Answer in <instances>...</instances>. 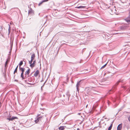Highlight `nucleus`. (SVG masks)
Wrapping results in <instances>:
<instances>
[{
    "label": "nucleus",
    "instance_id": "dca6fc26",
    "mask_svg": "<svg viewBox=\"0 0 130 130\" xmlns=\"http://www.w3.org/2000/svg\"><path fill=\"white\" fill-rule=\"evenodd\" d=\"M77 8H84V7L82 6L77 7Z\"/></svg>",
    "mask_w": 130,
    "mask_h": 130
},
{
    "label": "nucleus",
    "instance_id": "aec40b11",
    "mask_svg": "<svg viewBox=\"0 0 130 130\" xmlns=\"http://www.w3.org/2000/svg\"><path fill=\"white\" fill-rule=\"evenodd\" d=\"M7 61L6 62H5V68L6 67H6V66H7Z\"/></svg>",
    "mask_w": 130,
    "mask_h": 130
},
{
    "label": "nucleus",
    "instance_id": "c756f323",
    "mask_svg": "<svg viewBox=\"0 0 130 130\" xmlns=\"http://www.w3.org/2000/svg\"><path fill=\"white\" fill-rule=\"evenodd\" d=\"M112 124H111L110 126H109V127H110L111 128H112Z\"/></svg>",
    "mask_w": 130,
    "mask_h": 130
},
{
    "label": "nucleus",
    "instance_id": "bb28decb",
    "mask_svg": "<svg viewBox=\"0 0 130 130\" xmlns=\"http://www.w3.org/2000/svg\"><path fill=\"white\" fill-rule=\"evenodd\" d=\"M43 2H46L48 1V0H43L42 1Z\"/></svg>",
    "mask_w": 130,
    "mask_h": 130
},
{
    "label": "nucleus",
    "instance_id": "f257e3e1",
    "mask_svg": "<svg viewBox=\"0 0 130 130\" xmlns=\"http://www.w3.org/2000/svg\"><path fill=\"white\" fill-rule=\"evenodd\" d=\"M43 117H39L37 118H36V119L35 122L36 123H37L39 122L40 121H41L42 119V118Z\"/></svg>",
    "mask_w": 130,
    "mask_h": 130
},
{
    "label": "nucleus",
    "instance_id": "2eb2a0df",
    "mask_svg": "<svg viewBox=\"0 0 130 130\" xmlns=\"http://www.w3.org/2000/svg\"><path fill=\"white\" fill-rule=\"evenodd\" d=\"M23 64V61H21L19 64V67H20V66L22 65Z\"/></svg>",
    "mask_w": 130,
    "mask_h": 130
},
{
    "label": "nucleus",
    "instance_id": "f03ea898",
    "mask_svg": "<svg viewBox=\"0 0 130 130\" xmlns=\"http://www.w3.org/2000/svg\"><path fill=\"white\" fill-rule=\"evenodd\" d=\"M125 20L128 23L130 24V12L129 13V14L128 17L125 19Z\"/></svg>",
    "mask_w": 130,
    "mask_h": 130
},
{
    "label": "nucleus",
    "instance_id": "6ab92c4d",
    "mask_svg": "<svg viewBox=\"0 0 130 130\" xmlns=\"http://www.w3.org/2000/svg\"><path fill=\"white\" fill-rule=\"evenodd\" d=\"M43 1H42L41 2H40L38 4L39 6H40L43 3Z\"/></svg>",
    "mask_w": 130,
    "mask_h": 130
},
{
    "label": "nucleus",
    "instance_id": "f8f14e48",
    "mask_svg": "<svg viewBox=\"0 0 130 130\" xmlns=\"http://www.w3.org/2000/svg\"><path fill=\"white\" fill-rule=\"evenodd\" d=\"M64 128L63 126H61L59 128V130H64Z\"/></svg>",
    "mask_w": 130,
    "mask_h": 130
},
{
    "label": "nucleus",
    "instance_id": "f3484780",
    "mask_svg": "<svg viewBox=\"0 0 130 130\" xmlns=\"http://www.w3.org/2000/svg\"><path fill=\"white\" fill-rule=\"evenodd\" d=\"M121 82H122L121 81V80H119L118 81L117 83H116V85H118V83Z\"/></svg>",
    "mask_w": 130,
    "mask_h": 130
},
{
    "label": "nucleus",
    "instance_id": "a211bd4d",
    "mask_svg": "<svg viewBox=\"0 0 130 130\" xmlns=\"http://www.w3.org/2000/svg\"><path fill=\"white\" fill-rule=\"evenodd\" d=\"M107 64V63H106L103 66H102L101 67V69H102V68H104L106 66V65Z\"/></svg>",
    "mask_w": 130,
    "mask_h": 130
},
{
    "label": "nucleus",
    "instance_id": "1a4fd4ad",
    "mask_svg": "<svg viewBox=\"0 0 130 130\" xmlns=\"http://www.w3.org/2000/svg\"><path fill=\"white\" fill-rule=\"evenodd\" d=\"M20 70L22 71V72H24V70H25L24 68H21V67H19Z\"/></svg>",
    "mask_w": 130,
    "mask_h": 130
},
{
    "label": "nucleus",
    "instance_id": "c9c22d12",
    "mask_svg": "<svg viewBox=\"0 0 130 130\" xmlns=\"http://www.w3.org/2000/svg\"><path fill=\"white\" fill-rule=\"evenodd\" d=\"M78 114H80V113H78Z\"/></svg>",
    "mask_w": 130,
    "mask_h": 130
},
{
    "label": "nucleus",
    "instance_id": "393cba45",
    "mask_svg": "<svg viewBox=\"0 0 130 130\" xmlns=\"http://www.w3.org/2000/svg\"><path fill=\"white\" fill-rule=\"evenodd\" d=\"M96 92H95L94 91H92V92L93 93L95 94H97V93H96Z\"/></svg>",
    "mask_w": 130,
    "mask_h": 130
},
{
    "label": "nucleus",
    "instance_id": "cd10ccee",
    "mask_svg": "<svg viewBox=\"0 0 130 130\" xmlns=\"http://www.w3.org/2000/svg\"><path fill=\"white\" fill-rule=\"evenodd\" d=\"M7 120H11V119H11V118H7Z\"/></svg>",
    "mask_w": 130,
    "mask_h": 130
},
{
    "label": "nucleus",
    "instance_id": "39448f33",
    "mask_svg": "<svg viewBox=\"0 0 130 130\" xmlns=\"http://www.w3.org/2000/svg\"><path fill=\"white\" fill-rule=\"evenodd\" d=\"M122 128V124H119L117 128V129L118 130H121Z\"/></svg>",
    "mask_w": 130,
    "mask_h": 130
},
{
    "label": "nucleus",
    "instance_id": "6e6552de",
    "mask_svg": "<svg viewBox=\"0 0 130 130\" xmlns=\"http://www.w3.org/2000/svg\"><path fill=\"white\" fill-rule=\"evenodd\" d=\"M29 64H30V66L31 68H33L35 65V64L33 63Z\"/></svg>",
    "mask_w": 130,
    "mask_h": 130
},
{
    "label": "nucleus",
    "instance_id": "7ed1b4c3",
    "mask_svg": "<svg viewBox=\"0 0 130 130\" xmlns=\"http://www.w3.org/2000/svg\"><path fill=\"white\" fill-rule=\"evenodd\" d=\"M80 82H81V80L80 81L78 82L76 85L77 89L78 91L79 90V88L78 87H79V85L80 84Z\"/></svg>",
    "mask_w": 130,
    "mask_h": 130
},
{
    "label": "nucleus",
    "instance_id": "0eeeda50",
    "mask_svg": "<svg viewBox=\"0 0 130 130\" xmlns=\"http://www.w3.org/2000/svg\"><path fill=\"white\" fill-rule=\"evenodd\" d=\"M30 69H28L27 71H26L25 72V75H29L30 73Z\"/></svg>",
    "mask_w": 130,
    "mask_h": 130
},
{
    "label": "nucleus",
    "instance_id": "f704fd0d",
    "mask_svg": "<svg viewBox=\"0 0 130 130\" xmlns=\"http://www.w3.org/2000/svg\"><path fill=\"white\" fill-rule=\"evenodd\" d=\"M87 106H86V107H87Z\"/></svg>",
    "mask_w": 130,
    "mask_h": 130
},
{
    "label": "nucleus",
    "instance_id": "4468645a",
    "mask_svg": "<svg viewBox=\"0 0 130 130\" xmlns=\"http://www.w3.org/2000/svg\"><path fill=\"white\" fill-rule=\"evenodd\" d=\"M8 25H9V29H8L9 33H9V34L10 33V32L11 29H10V27L9 25L8 24Z\"/></svg>",
    "mask_w": 130,
    "mask_h": 130
},
{
    "label": "nucleus",
    "instance_id": "473e14b6",
    "mask_svg": "<svg viewBox=\"0 0 130 130\" xmlns=\"http://www.w3.org/2000/svg\"><path fill=\"white\" fill-rule=\"evenodd\" d=\"M23 73H24V72H22V73H21V75H23Z\"/></svg>",
    "mask_w": 130,
    "mask_h": 130
},
{
    "label": "nucleus",
    "instance_id": "2f4dec72",
    "mask_svg": "<svg viewBox=\"0 0 130 130\" xmlns=\"http://www.w3.org/2000/svg\"><path fill=\"white\" fill-rule=\"evenodd\" d=\"M31 78H28V81H30L31 80Z\"/></svg>",
    "mask_w": 130,
    "mask_h": 130
},
{
    "label": "nucleus",
    "instance_id": "20e7f679",
    "mask_svg": "<svg viewBox=\"0 0 130 130\" xmlns=\"http://www.w3.org/2000/svg\"><path fill=\"white\" fill-rule=\"evenodd\" d=\"M39 73V70H37L34 74V76L36 77L37 76Z\"/></svg>",
    "mask_w": 130,
    "mask_h": 130
},
{
    "label": "nucleus",
    "instance_id": "ddd939ff",
    "mask_svg": "<svg viewBox=\"0 0 130 130\" xmlns=\"http://www.w3.org/2000/svg\"><path fill=\"white\" fill-rule=\"evenodd\" d=\"M18 66H17V67L15 69V70L14 72V74L15 73V72H17V69H18Z\"/></svg>",
    "mask_w": 130,
    "mask_h": 130
},
{
    "label": "nucleus",
    "instance_id": "7c9ffc66",
    "mask_svg": "<svg viewBox=\"0 0 130 130\" xmlns=\"http://www.w3.org/2000/svg\"><path fill=\"white\" fill-rule=\"evenodd\" d=\"M111 128L110 127H109L108 128V130H110L111 129Z\"/></svg>",
    "mask_w": 130,
    "mask_h": 130
},
{
    "label": "nucleus",
    "instance_id": "72a5a7b5",
    "mask_svg": "<svg viewBox=\"0 0 130 130\" xmlns=\"http://www.w3.org/2000/svg\"><path fill=\"white\" fill-rule=\"evenodd\" d=\"M40 115H39V114H38V115H37V117H39V116Z\"/></svg>",
    "mask_w": 130,
    "mask_h": 130
},
{
    "label": "nucleus",
    "instance_id": "4be33fe9",
    "mask_svg": "<svg viewBox=\"0 0 130 130\" xmlns=\"http://www.w3.org/2000/svg\"><path fill=\"white\" fill-rule=\"evenodd\" d=\"M33 60H32L31 59V60L30 61H29V64H31L32 62V61Z\"/></svg>",
    "mask_w": 130,
    "mask_h": 130
},
{
    "label": "nucleus",
    "instance_id": "9b49d317",
    "mask_svg": "<svg viewBox=\"0 0 130 130\" xmlns=\"http://www.w3.org/2000/svg\"><path fill=\"white\" fill-rule=\"evenodd\" d=\"M66 95H67L68 96L69 98L70 95V92L69 91H68L66 93Z\"/></svg>",
    "mask_w": 130,
    "mask_h": 130
},
{
    "label": "nucleus",
    "instance_id": "a878e982",
    "mask_svg": "<svg viewBox=\"0 0 130 130\" xmlns=\"http://www.w3.org/2000/svg\"><path fill=\"white\" fill-rule=\"evenodd\" d=\"M21 76L23 79L24 78L23 75H21Z\"/></svg>",
    "mask_w": 130,
    "mask_h": 130
},
{
    "label": "nucleus",
    "instance_id": "b1692460",
    "mask_svg": "<svg viewBox=\"0 0 130 130\" xmlns=\"http://www.w3.org/2000/svg\"><path fill=\"white\" fill-rule=\"evenodd\" d=\"M25 82H26L27 84H31H31H32L31 83H28L27 82V80H25Z\"/></svg>",
    "mask_w": 130,
    "mask_h": 130
},
{
    "label": "nucleus",
    "instance_id": "9d476101",
    "mask_svg": "<svg viewBox=\"0 0 130 130\" xmlns=\"http://www.w3.org/2000/svg\"><path fill=\"white\" fill-rule=\"evenodd\" d=\"M11 118V119H10L12 121L13 120H14L15 119H17V118L16 117L13 116V117H12Z\"/></svg>",
    "mask_w": 130,
    "mask_h": 130
},
{
    "label": "nucleus",
    "instance_id": "423d86ee",
    "mask_svg": "<svg viewBox=\"0 0 130 130\" xmlns=\"http://www.w3.org/2000/svg\"><path fill=\"white\" fill-rule=\"evenodd\" d=\"M35 57V55L34 53L31 56V59L34 60Z\"/></svg>",
    "mask_w": 130,
    "mask_h": 130
},
{
    "label": "nucleus",
    "instance_id": "c85d7f7f",
    "mask_svg": "<svg viewBox=\"0 0 130 130\" xmlns=\"http://www.w3.org/2000/svg\"><path fill=\"white\" fill-rule=\"evenodd\" d=\"M33 63H34V64H35V63H36V61L35 60L33 61Z\"/></svg>",
    "mask_w": 130,
    "mask_h": 130
},
{
    "label": "nucleus",
    "instance_id": "5701e85b",
    "mask_svg": "<svg viewBox=\"0 0 130 130\" xmlns=\"http://www.w3.org/2000/svg\"><path fill=\"white\" fill-rule=\"evenodd\" d=\"M128 121L130 122V115L128 117Z\"/></svg>",
    "mask_w": 130,
    "mask_h": 130
},
{
    "label": "nucleus",
    "instance_id": "412c9836",
    "mask_svg": "<svg viewBox=\"0 0 130 130\" xmlns=\"http://www.w3.org/2000/svg\"><path fill=\"white\" fill-rule=\"evenodd\" d=\"M33 60H32L31 59V60L30 61H29V64H31L32 62V61Z\"/></svg>",
    "mask_w": 130,
    "mask_h": 130
}]
</instances>
